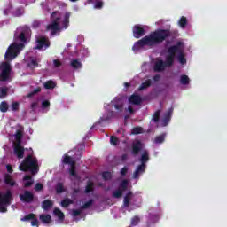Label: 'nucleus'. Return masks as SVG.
Returning <instances> with one entry per match:
<instances>
[{"label":"nucleus","instance_id":"ddd939ff","mask_svg":"<svg viewBox=\"0 0 227 227\" xmlns=\"http://www.w3.org/2000/svg\"><path fill=\"white\" fill-rule=\"evenodd\" d=\"M123 207L129 212L136 208V206H134V194H132L131 192H128L127 194L125 195Z\"/></svg>","mask_w":227,"mask_h":227},{"label":"nucleus","instance_id":"c85d7f7f","mask_svg":"<svg viewBox=\"0 0 227 227\" xmlns=\"http://www.w3.org/2000/svg\"><path fill=\"white\" fill-rule=\"evenodd\" d=\"M178 24L180 26V27H182V29H184L185 27V26L187 25V18L186 17H181V19L178 21Z\"/></svg>","mask_w":227,"mask_h":227},{"label":"nucleus","instance_id":"bb28decb","mask_svg":"<svg viewBox=\"0 0 227 227\" xmlns=\"http://www.w3.org/2000/svg\"><path fill=\"white\" fill-rule=\"evenodd\" d=\"M51 219L52 218L49 215H40V220L42 221V223H44L46 224H48V223H51Z\"/></svg>","mask_w":227,"mask_h":227},{"label":"nucleus","instance_id":"ea45409f","mask_svg":"<svg viewBox=\"0 0 227 227\" xmlns=\"http://www.w3.org/2000/svg\"><path fill=\"white\" fill-rule=\"evenodd\" d=\"M102 6H104V3L102 1H98L94 4V8L96 10H100V8H102Z\"/></svg>","mask_w":227,"mask_h":227},{"label":"nucleus","instance_id":"a211bd4d","mask_svg":"<svg viewBox=\"0 0 227 227\" xmlns=\"http://www.w3.org/2000/svg\"><path fill=\"white\" fill-rule=\"evenodd\" d=\"M171 114H173V108H170L164 115V118L161 121V126L166 127L168 123H169V120H171Z\"/></svg>","mask_w":227,"mask_h":227},{"label":"nucleus","instance_id":"9d476101","mask_svg":"<svg viewBox=\"0 0 227 227\" xmlns=\"http://www.w3.org/2000/svg\"><path fill=\"white\" fill-rule=\"evenodd\" d=\"M62 162L64 164H69L70 168H69V175L71 176V180H75L79 182V175H77V168L75 167V161L72 159V157L68 155H64Z\"/></svg>","mask_w":227,"mask_h":227},{"label":"nucleus","instance_id":"412c9836","mask_svg":"<svg viewBox=\"0 0 227 227\" xmlns=\"http://www.w3.org/2000/svg\"><path fill=\"white\" fill-rule=\"evenodd\" d=\"M141 148H143V145L139 142V140L133 142V153H137Z\"/></svg>","mask_w":227,"mask_h":227},{"label":"nucleus","instance_id":"79ce46f5","mask_svg":"<svg viewBox=\"0 0 227 227\" xmlns=\"http://www.w3.org/2000/svg\"><path fill=\"white\" fill-rule=\"evenodd\" d=\"M12 111H19V102H13L11 106Z\"/></svg>","mask_w":227,"mask_h":227},{"label":"nucleus","instance_id":"13d9d810","mask_svg":"<svg viewBox=\"0 0 227 227\" xmlns=\"http://www.w3.org/2000/svg\"><path fill=\"white\" fill-rule=\"evenodd\" d=\"M40 91V88H37L34 93H38Z\"/></svg>","mask_w":227,"mask_h":227},{"label":"nucleus","instance_id":"f03ea898","mask_svg":"<svg viewBox=\"0 0 227 227\" xmlns=\"http://www.w3.org/2000/svg\"><path fill=\"white\" fill-rule=\"evenodd\" d=\"M168 36H169V32L168 30H156L136 42L132 47V51L137 53L145 49H152V47L162 43Z\"/></svg>","mask_w":227,"mask_h":227},{"label":"nucleus","instance_id":"4468645a","mask_svg":"<svg viewBox=\"0 0 227 227\" xmlns=\"http://www.w3.org/2000/svg\"><path fill=\"white\" fill-rule=\"evenodd\" d=\"M35 43V49H39L40 51H45V49H48L49 45H51V43H49V39L43 35L36 36Z\"/></svg>","mask_w":227,"mask_h":227},{"label":"nucleus","instance_id":"a18cd8bd","mask_svg":"<svg viewBox=\"0 0 227 227\" xmlns=\"http://www.w3.org/2000/svg\"><path fill=\"white\" fill-rule=\"evenodd\" d=\"M42 106H43V109H47L51 106V103L45 100V101H43Z\"/></svg>","mask_w":227,"mask_h":227},{"label":"nucleus","instance_id":"393cba45","mask_svg":"<svg viewBox=\"0 0 227 227\" xmlns=\"http://www.w3.org/2000/svg\"><path fill=\"white\" fill-rule=\"evenodd\" d=\"M4 182L7 184V185H11V187H13L15 185V181H13V178L10 175H5Z\"/></svg>","mask_w":227,"mask_h":227},{"label":"nucleus","instance_id":"6ab92c4d","mask_svg":"<svg viewBox=\"0 0 227 227\" xmlns=\"http://www.w3.org/2000/svg\"><path fill=\"white\" fill-rule=\"evenodd\" d=\"M21 221H31V226H38V220L35 218V215H27L25 217L21 218Z\"/></svg>","mask_w":227,"mask_h":227},{"label":"nucleus","instance_id":"de8ad7c7","mask_svg":"<svg viewBox=\"0 0 227 227\" xmlns=\"http://www.w3.org/2000/svg\"><path fill=\"white\" fill-rule=\"evenodd\" d=\"M63 191H65V189L63 188V184H59L57 185V192H63Z\"/></svg>","mask_w":227,"mask_h":227},{"label":"nucleus","instance_id":"39448f33","mask_svg":"<svg viewBox=\"0 0 227 227\" xmlns=\"http://www.w3.org/2000/svg\"><path fill=\"white\" fill-rule=\"evenodd\" d=\"M30 154L23 160V162L19 166L20 171H31L33 175L38 173V160L33 156V149H29Z\"/></svg>","mask_w":227,"mask_h":227},{"label":"nucleus","instance_id":"c756f323","mask_svg":"<svg viewBox=\"0 0 227 227\" xmlns=\"http://www.w3.org/2000/svg\"><path fill=\"white\" fill-rule=\"evenodd\" d=\"M166 137V135H160L154 138V143L156 145H160V143H164V139Z\"/></svg>","mask_w":227,"mask_h":227},{"label":"nucleus","instance_id":"4be33fe9","mask_svg":"<svg viewBox=\"0 0 227 227\" xmlns=\"http://www.w3.org/2000/svg\"><path fill=\"white\" fill-rule=\"evenodd\" d=\"M71 67L74 68V70H79V68H82V63L79 59H74L71 61Z\"/></svg>","mask_w":227,"mask_h":227},{"label":"nucleus","instance_id":"cd10ccee","mask_svg":"<svg viewBox=\"0 0 227 227\" xmlns=\"http://www.w3.org/2000/svg\"><path fill=\"white\" fill-rule=\"evenodd\" d=\"M53 214L56 217L59 219V221H63V219H65V215L59 209H55Z\"/></svg>","mask_w":227,"mask_h":227},{"label":"nucleus","instance_id":"72a5a7b5","mask_svg":"<svg viewBox=\"0 0 227 227\" xmlns=\"http://www.w3.org/2000/svg\"><path fill=\"white\" fill-rule=\"evenodd\" d=\"M72 203H73L72 200L65 199V200H62V202H61V207H63L64 208H66V207H68V205H72Z\"/></svg>","mask_w":227,"mask_h":227},{"label":"nucleus","instance_id":"a19ab883","mask_svg":"<svg viewBox=\"0 0 227 227\" xmlns=\"http://www.w3.org/2000/svg\"><path fill=\"white\" fill-rule=\"evenodd\" d=\"M110 143H111V145H114V146H116V145H118V143H120V140H118V138L115 137H111Z\"/></svg>","mask_w":227,"mask_h":227},{"label":"nucleus","instance_id":"20e7f679","mask_svg":"<svg viewBox=\"0 0 227 227\" xmlns=\"http://www.w3.org/2000/svg\"><path fill=\"white\" fill-rule=\"evenodd\" d=\"M70 15L68 11L55 12L51 14V22L47 26V30L51 31V35H56L58 31L67 29L70 24Z\"/></svg>","mask_w":227,"mask_h":227},{"label":"nucleus","instance_id":"5fc2aeb1","mask_svg":"<svg viewBox=\"0 0 227 227\" xmlns=\"http://www.w3.org/2000/svg\"><path fill=\"white\" fill-rule=\"evenodd\" d=\"M159 79H160V75L154 76V81H159Z\"/></svg>","mask_w":227,"mask_h":227},{"label":"nucleus","instance_id":"864d4df0","mask_svg":"<svg viewBox=\"0 0 227 227\" xmlns=\"http://www.w3.org/2000/svg\"><path fill=\"white\" fill-rule=\"evenodd\" d=\"M127 174V168H124L121 170V175H126Z\"/></svg>","mask_w":227,"mask_h":227},{"label":"nucleus","instance_id":"dca6fc26","mask_svg":"<svg viewBox=\"0 0 227 227\" xmlns=\"http://www.w3.org/2000/svg\"><path fill=\"white\" fill-rule=\"evenodd\" d=\"M129 187H130V184L129 183V181L123 180L121 183L119 189H117L114 192V198L121 197L122 192H125L127 191V189H129Z\"/></svg>","mask_w":227,"mask_h":227},{"label":"nucleus","instance_id":"f257e3e1","mask_svg":"<svg viewBox=\"0 0 227 227\" xmlns=\"http://www.w3.org/2000/svg\"><path fill=\"white\" fill-rule=\"evenodd\" d=\"M184 43H178L176 46H172L166 52V60L162 61L160 59L154 60L155 72H160L166 68V67H171L175 61V56L177 55V59L181 65H185L186 60L184 57Z\"/></svg>","mask_w":227,"mask_h":227},{"label":"nucleus","instance_id":"69168bd1","mask_svg":"<svg viewBox=\"0 0 227 227\" xmlns=\"http://www.w3.org/2000/svg\"><path fill=\"white\" fill-rule=\"evenodd\" d=\"M90 2H91V0H89Z\"/></svg>","mask_w":227,"mask_h":227},{"label":"nucleus","instance_id":"aec40b11","mask_svg":"<svg viewBox=\"0 0 227 227\" xmlns=\"http://www.w3.org/2000/svg\"><path fill=\"white\" fill-rule=\"evenodd\" d=\"M129 104H132L133 106H138V104H141V97L133 94L129 98Z\"/></svg>","mask_w":227,"mask_h":227},{"label":"nucleus","instance_id":"5701e85b","mask_svg":"<svg viewBox=\"0 0 227 227\" xmlns=\"http://www.w3.org/2000/svg\"><path fill=\"white\" fill-rule=\"evenodd\" d=\"M43 87L45 88V90H54V88H56V82L48 81L43 83Z\"/></svg>","mask_w":227,"mask_h":227},{"label":"nucleus","instance_id":"09e8293b","mask_svg":"<svg viewBox=\"0 0 227 227\" xmlns=\"http://www.w3.org/2000/svg\"><path fill=\"white\" fill-rule=\"evenodd\" d=\"M92 204H93V200H90L82 206V208H90V206Z\"/></svg>","mask_w":227,"mask_h":227},{"label":"nucleus","instance_id":"c03bdc74","mask_svg":"<svg viewBox=\"0 0 227 227\" xmlns=\"http://www.w3.org/2000/svg\"><path fill=\"white\" fill-rule=\"evenodd\" d=\"M53 67H55V68H58V67H61V60L54 59L53 60Z\"/></svg>","mask_w":227,"mask_h":227},{"label":"nucleus","instance_id":"423d86ee","mask_svg":"<svg viewBox=\"0 0 227 227\" xmlns=\"http://www.w3.org/2000/svg\"><path fill=\"white\" fill-rule=\"evenodd\" d=\"M25 1V2H24ZM31 3H35V0H12L8 4L5 5L4 10V15H8L9 13H12L14 17H20L24 15V9L22 8H15L12 6H17V4H29Z\"/></svg>","mask_w":227,"mask_h":227},{"label":"nucleus","instance_id":"6e6d98bb","mask_svg":"<svg viewBox=\"0 0 227 227\" xmlns=\"http://www.w3.org/2000/svg\"><path fill=\"white\" fill-rule=\"evenodd\" d=\"M36 106H37L36 103H33V104H32V109H35Z\"/></svg>","mask_w":227,"mask_h":227},{"label":"nucleus","instance_id":"7c9ffc66","mask_svg":"<svg viewBox=\"0 0 227 227\" xmlns=\"http://www.w3.org/2000/svg\"><path fill=\"white\" fill-rule=\"evenodd\" d=\"M151 84H152V81L146 80L145 82H144L141 84L139 90H146V88L150 87Z\"/></svg>","mask_w":227,"mask_h":227},{"label":"nucleus","instance_id":"b1692460","mask_svg":"<svg viewBox=\"0 0 227 227\" xmlns=\"http://www.w3.org/2000/svg\"><path fill=\"white\" fill-rule=\"evenodd\" d=\"M28 67L30 68H35V67H38V59L35 58H30L27 59Z\"/></svg>","mask_w":227,"mask_h":227},{"label":"nucleus","instance_id":"8fccbe9b","mask_svg":"<svg viewBox=\"0 0 227 227\" xmlns=\"http://www.w3.org/2000/svg\"><path fill=\"white\" fill-rule=\"evenodd\" d=\"M43 189V185L40 183L35 184V191H42Z\"/></svg>","mask_w":227,"mask_h":227},{"label":"nucleus","instance_id":"603ef678","mask_svg":"<svg viewBox=\"0 0 227 227\" xmlns=\"http://www.w3.org/2000/svg\"><path fill=\"white\" fill-rule=\"evenodd\" d=\"M73 215L75 216V215H79V214H81V211L79 210H73Z\"/></svg>","mask_w":227,"mask_h":227},{"label":"nucleus","instance_id":"473e14b6","mask_svg":"<svg viewBox=\"0 0 227 227\" xmlns=\"http://www.w3.org/2000/svg\"><path fill=\"white\" fill-rule=\"evenodd\" d=\"M0 111L2 113H6V111H8V103H6V101H3L0 104Z\"/></svg>","mask_w":227,"mask_h":227},{"label":"nucleus","instance_id":"bf43d9fd","mask_svg":"<svg viewBox=\"0 0 227 227\" xmlns=\"http://www.w3.org/2000/svg\"><path fill=\"white\" fill-rule=\"evenodd\" d=\"M124 86H126V88H127V86H129V82H125Z\"/></svg>","mask_w":227,"mask_h":227},{"label":"nucleus","instance_id":"0eeeda50","mask_svg":"<svg viewBox=\"0 0 227 227\" xmlns=\"http://www.w3.org/2000/svg\"><path fill=\"white\" fill-rule=\"evenodd\" d=\"M22 132H24V128L20 127L17 133L14 135V155L18 159H22L24 157V147L20 145V139H22Z\"/></svg>","mask_w":227,"mask_h":227},{"label":"nucleus","instance_id":"680f3d73","mask_svg":"<svg viewBox=\"0 0 227 227\" xmlns=\"http://www.w3.org/2000/svg\"><path fill=\"white\" fill-rule=\"evenodd\" d=\"M70 1H72V3H75V1H77V0H70Z\"/></svg>","mask_w":227,"mask_h":227},{"label":"nucleus","instance_id":"3c124183","mask_svg":"<svg viewBox=\"0 0 227 227\" xmlns=\"http://www.w3.org/2000/svg\"><path fill=\"white\" fill-rule=\"evenodd\" d=\"M6 169L8 171V173H12V171H13V169L12 168V166H10V165L6 166Z\"/></svg>","mask_w":227,"mask_h":227},{"label":"nucleus","instance_id":"4d7b16f0","mask_svg":"<svg viewBox=\"0 0 227 227\" xmlns=\"http://www.w3.org/2000/svg\"><path fill=\"white\" fill-rule=\"evenodd\" d=\"M128 111L129 112V113H132L133 112V110H132V107H128Z\"/></svg>","mask_w":227,"mask_h":227},{"label":"nucleus","instance_id":"052dcab7","mask_svg":"<svg viewBox=\"0 0 227 227\" xmlns=\"http://www.w3.org/2000/svg\"><path fill=\"white\" fill-rule=\"evenodd\" d=\"M34 26H38V22H34Z\"/></svg>","mask_w":227,"mask_h":227},{"label":"nucleus","instance_id":"6e6552de","mask_svg":"<svg viewBox=\"0 0 227 227\" xmlns=\"http://www.w3.org/2000/svg\"><path fill=\"white\" fill-rule=\"evenodd\" d=\"M114 107L117 111H121V108L123 107V100L121 98H115L110 105L105 106L106 111H107V115H103L101 117V120L106 121V120H111L113 116H114V114L113 111H109L111 107Z\"/></svg>","mask_w":227,"mask_h":227},{"label":"nucleus","instance_id":"f8f14e48","mask_svg":"<svg viewBox=\"0 0 227 227\" xmlns=\"http://www.w3.org/2000/svg\"><path fill=\"white\" fill-rule=\"evenodd\" d=\"M10 74H12L10 63L4 62L0 64V81H8L10 79Z\"/></svg>","mask_w":227,"mask_h":227},{"label":"nucleus","instance_id":"2eb2a0df","mask_svg":"<svg viewBox=\"0 0 227 227\" xmlns=\"http://www.w3.org/2000/svg\"><path fill=\"white\" fill-rule=\"evenodd\" d=\"M146 31H148L147 26L135 25L133 27V36L134 38H141V36L146 35Z\"/></svg>","mask_w":227,"mask_h":227},{"label":"nucleus","instance_id":"7ed1b4c3","mask_svg":"<svg viewBox=\"0 0 227 227\" xmlns=\"http://www.w3.org/2000/svg\"><path fill=\"white\" fill-rule=\"evenodd\" d=\"M29 33H31V30L27 27L17 30L14 35V42L9 46L4 55L6 59L12 61V59H15L16 56H19L20 51L24 49L26 42H27Z\"/></svg>","mask_w":227,"mask_h":227},{"label":"nucleus","instance_id":"58836bf2","mask_svg":"<svg viewBox=\"0 0 227 227\" xmlns=\"http://www.w3.org/2000/svg\"><path fill=\"white\" fill-rule=\"evenodd\" d=\"M139 217L135 216L132 218L131 220V226H137V224H139Z\"/></svg>","mask_w":227,"mask_h":227},{"label":"nucleus","instance_id":"c9c22d12","mask_svg":"<svg viewBox=\"0 0 227 227\" xmlns=\"http://www.w3.org/2000/svg\"><path fill=\"white\" fill-rule=\"evenodd\" d=\"M93 192V183L91 181H90L87 184L86 189H85V192Z\"/></svg>","mask_w":227,"mask_h":227},{"label":"nucleus","instance_id":"e433bc0d","mask_svg":"<svg viewBox=\"0 0 227 227\" xmlns=\"http://www.w3.org/2000/svg\"><path fill=\"white\" fill-rule=\"evenodd\" d=\"M7 93H8V89L1 88L0 89V98H4V97H6Z\"/></svg>","mask_w":227,"mask_h":227},{"label":"nucleus","instance_id":"a878e982","mask_svg":"<svg viewBox=\"0 0 227 227\" xmlns=\"http://www.w3.org/2000/svg\"><path fill=\"white\" fill-rule=\"evenodd\" d=\"M23 184L25 187H29L30 185H33V178L30 176H27L23 179Z\"/></svg>","mask_w":227,"mask_h":227},{"label":"nucleus","instance_id":"f3484780","mask_svg":"<svg viewBox=\"0 0 227 227\" xmlns=\"http://www.w3.org/2000/svg\"><path fill=\"white\" fill-rule=\"evenodd\" d=\"M20 200L25 203H31V201H33V193L27 191L24 192V194L20 195Z\"/></svg>","mask_w":227,"mask_h":227},{"label":"nucleus","instance_id":"2f4dec72","mask_svg":"<svg viewBox=\"0 0 227 227\" xmlns=\"http://www.w3.org/2000/svg\"><path fill=\"white\" fill-rule=\"evenodd\" d=\"M52 207V202L51 200H45L43 202V210H49Z\"/></svg>","mask_w":227,"mask_h":227},{"label":"nucleus","instance_id":"0e129e2a","mask_svg":"<svg viewBox=\"0 0 227 227\" xmlns=\"http://www.w3.org/2000/svg\"><path fill=\"white\" fill-rule=\"evenodd\" d=\"M74 192H77V190H74Z\"/></svg>","mask_w":227,"mask_h":227},{"label":"nucleus","instance_id":"e2e57ef3","mask_svg":"<svg viewBox=\"0 0 227 227\" xmlns=\"http://www.w3.org/2000/svg\"><path fill=\"white\" fill-rule=\"evenodd\" d=\"M32 96H33V94H29V95H28V97H32Z\"/></svg>","mask_w":227,"mask_h":227},{"label":"nucleus","instance_id":"1a4fd4ad","mask_svg":"<svg viewBox=\"0 0 227 227\" xmlns=\"http://www.w3.org/2000/svg\"><path fill=\"white\" fill-rule=\"evenodd\" d=\"M13 196L10 190L0 192V212H6L8 206L12 204Z\"/></svg>","mask_w":227,"mask_h":227},{"label":"nucleus","instance_id":"4c0bfd02","mask_svg":"<svg viewBox=\"0 0 227 227\" xmlns=\"http://www.w3.org/2000/svg\"><path fill=\"white\" fill-rule=\"evenodd\" d=\"M142 132H143V128H141V127H137V128H134V129H132L131 134H142Z\"/></svg>","mask_w":227,"mask_h":227},{"label":"nucleus","instance_id":"f704fd0d","mask_svg":"<svg viewBox=\"0 0 227 227\" xmlns=\"http://www.w3.org/2000/svg\"><path fill=\"white\" fill-rule=\"evenodd\" d=\"M181 84H189V76L184 74L180 78Z\"/></svg>","mask_w":227,"mask_h":227},{"label":"nucleus","instance_id":"37998d69","mask_svg":"<svg viewBox=\"0 0 227 227\" xmlns=\"http://www.w3.org/2000/svg\"><path fill=\"white\" fill-rule=\"evenodd\" d=\"M160 116V110H158L153 114L154 121H159V117Z\"/></svg>","mask_w":227,"mask_h":227},{"label":"nucleus","instance_id":"49530a36","mask_svg":"<svg viewBox=\"0 0 227 227\" xmlns=\"http://www.w3.org/2000/svg\"><path fill=\"white\" fill-rule=\"evenodd\" d=\"M103 178L104 180H109L111 178V173L109 172L103 173Z\"/></svg>","mask_w":227,"mask_h":227},{"label":"nucleus","instance_id":"9b49d317","mask_svg":"<svg viewBox=\"0 0 227 227\" xmlns=\"http://www.w3.org/2000/svg\"><path fill=\"white\" fill-rule=\"evenodd\" d=\"M141 165L138 166L133 175V178H139L140 175L145 173V169H146L145 162H148V152L143 151L140 158Z\"/></svg>","mask_w":227,"mask_h":227}]
</instances>
